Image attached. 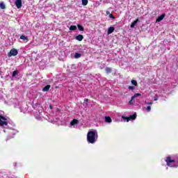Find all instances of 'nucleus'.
Instances as JSON below:
<instances>
[{
    "mask_svg": "<svg viewBox=\"0 0 178 178\" xmlns=\"http://www.w3.org/2000/svg\"><path fill=\"white\" fill-rule=\"evenodd\" d=\"M131 84H133V86H135L136 87H137V86L138 85V83H137V81L132 79L131 81Z\"/></svg>",
    "mask_w": 178,
    "mask_h": 178,
    "instance_id": "21",
    "label": "nucleus"
},
{
    "mask_svg": "<svg viewBox=\"0 0 178 178\" xmlns=\"http://www.w3.org/2000/svg\"><path fill=\"white\" fill-rule=\"evenodd\" d=\"M113 31H115V27L113 26H111L108 28V31H107V34H112V33H113Z\"/></svg>",
    "mask_w": 178,
    "mask_h": 178,
    "instance_id": "8",
    "label": "nucleus"
},
{
    "mask_svg": "<svg viewBox=\"0 0 178 178\" xmlns=\"http://www.w3.org/2000/svg\"><path fill=\"white\" fill-rule=\"evenodd\" d=\"M165 162L167 163V166L172 168L173 166L172 165V163H175V159H172L170 156H168L165 159Z\"/></svg>",
    "mask_w": 178,
    "mask_h": 178,
    "instance_id": "4",
    "label": "nucleus"
},
{
    "mask_svg": "<svg viewBox=\"0 0 178 178\" xmlns=\"http://www.w3.org/2000/svg\"><path fill=\"white\" fill-rule=\"evenodd\" d=\"M137 97H141V94L140 93H136L134 96H132V99H134L135 98H137Z\"/></svg>",
    "mask_w": 178,
    "mask_h": 178,
    "instance_id": "22",
    "label": "nucleus"
},
{
    "mask_svg": "<svg viewBox=\"0 0 178 178\" xmlns=\"http://www.w3.org/2000/svg\"><path fill=\"white\" fill-rule=\"evenodd\" d=\"M98 134L97 131H89L87 134V141L89 144H94L97 141Z\"/></svg>",
    "mask_w": 178,
    "mask_h": 178,
    "instance_id": "1",
    "label": "nucleus"
},
{
    "mask_svg": "<svg viewBox=\"0 0 178 178\" xmlns=\"http://www.w3.org/2000/svg\"><path fill=\"white\" fill-rule=\"evenodd\" d=\"M129 105H133V99L132 97L131 98V100L128 102Z\"/></svg>",
    "mask_w": 178,
    "mask_h": 178,
    "instance_id": "25",
    "label": "nucleus"
},
{
    "mask_svg": "<svg viewBox=\"0 0 178 178\" xmlns=\"http://www.w3.org/2000/svg\"><path fill=\"white\" fill-rule=\"evenodd\" d=\"M0 8L1 9L5 10L6 9V6H5V3L3 2L0 3Z\"/></svg>",
    "mask_w": 178,
    "mask_h": 178,
    "instance_id": "19",
    "label": "nucleus"
},
{
    "mask_svg": "<svg viewBox=\"0 0 178 178\" xmlns=\"http://www.w3.org/2000/svg\"><path fill=\"white\" fill-rule=\"evenodd\" d=\"M74 58H75V59H79V58H81V54H80V53H75Z\"/></svg>",
    "mask_w": 178,
    "mask_h": 178,
    "instance_id": "17",
    "label": "nucleus"
},
{
    "mask_svg": "<svg viewBox=\"0 0 178 178\" xmlns=\"http://www.w3.org/2000/svg\"><path fill=\"white\" fill-rule=\"evenodd\" d=\"M20 40H23V41H29V38L26 35H21L20 36Z\"/></svg>",
    "mask_w": 178,
    "mask_h": 178,
    "instance_id": "15",
    "label": "nucleus"
},
{
    "mask_svg": "<svg viewBox=\"0 0 178 178\" xmlns=\"http://www.w3.org/2000/svg\"><path fill=\"white\" fill-rule=\"evenodd\" d=\"M0 126H8V118L3 117L2 115H0Z\"/></svg>",
    "mask_w": 178,
    "mask_h": 178,
    "instance_id": "2",
    "label": "nucleus"
},
{
    "mask_svg": "<svg viewBox=\"0 0 178 178\" xmlns=\"http://www.w3.org/2000/svg\"><path fill=\"white\" fill-rule=\"evenodd\" d=\"M145 104H147V105H152V104H154L153 102H145Z\"/></svg>",
    "mask_w": 178,
    "mask_h": 178,
    "instance_id": "28",
    "label": "nucleus"
},
{
    "mask_svg": "<svg viewBox=\"0 0 178 178\" xmlns=\"http://www.w3.org/2000/svg\"><path fill=\"white\" fill-rule=\"evenodd\" d=\"M78 27V30H79V31H84V27L80 24L77 25Z\"/></svg>",
    "mask_w": 178,
    "mask_h": 178,
    "instance_id": "16",
    "label": "nucleus"
},
{
    "mask_svg": "<svg viewBox=\"0 0 178 178\" xmlns=\"http://www.w3.org/2000/svg\"><path fill=\"white\" fill-rule=\"evenodd\" d=\"M19 54V51H17V49H12L10 52L8 54V56L10 58L11 56H16Z\"/></svg>",
    "mask_w": 178,
    "mask_h": 178,
    "instance_id": "5",
    "label": "nucleus"
},
{
    "mask_svg": "<svg viewBox=\"0 0 178 178\" xmlns=\"http://www.w3.org/2000/svg\"><path fill=\"white\" fill-rule=\"evenodd\" d=\"M86 102H88V99H86Z\"/></svg>",
    "mask_w": 178,
    "mask_h": 178,
    "instance_id": "31",
    "label": "nucleus"
},
{
    "mask_svg": "<svg viewBox=\"0 0 178 178\" xmlns=\"http://www.w3.org/2000/svg\"><path fill=\"white\" fill-rule=\"evenodd\" d=\"M17 74H19V71L18 70H15L13 72V77H16V76H17Z\"/></svg>",
    "mask_w": 178,
    "mask_h": 178,
    "instance_id": "23",
    "label": "nucleus"
},
{
    "mask_svg": "<svg viewBox=\"0 0 178 178\" xmlns=\"http://www.w3.org/2000/svg\"><path fill=\"white\" fill-rule=\"evenodd\" d=\"M108 13H109V12H107V15H108Z\"/></svg>",
    "mask_w": 178,
    "mask_h": 178,
    "instance_id": "32",
    "label": "nucleus"
},
{
    "mask_svg": "<svg viewBox=\"0 0 178 178\" xmlns=\"http://www.w3.org/2000/svg\"><path fill=\"white\" fill-rule=\"evenodd\" d=\"M83 39H84V36H83V35H78L76 37V40L77 41H83Z\"/></svg>",
    "mask_w": 178,
    "mask_h": 178,
    "instance_id": "10",
    "label": "nucleus"
},
{
    "mask_svg": "<svg viewBox=\"0 0 178 178\" xmlns=\"http://www.w3.org/2000/svg\"><path fill=\"white\" fill-rule=\"evenodd\" d=\"M122 119H124V120H127V122H130V120H136V119L137 118V114L134 113L129 117L122 116Z\"/></svg>",
    "mask_w": 178,
    "mask_h": 178,
    "instance_id": "3",
    "label": "nucleus"
},
{
    "mask_svg": "<svg viewBox=\"0 0 178 178\" xmlns=\"http://www.w3.org/2000/svg\"><path fill=\"white\" fill-rule=\"evenodd\" d=\"M109 17H110L111 19H115V16H113L112 14H110V15H109Z\"/></svg>",
    "mask_w": 178,
    "mask_h": 178,
    "instance_id": "26",
    "label": "nucleus"
},
{
    "mask_svg": "<svg viewBox=\"0 0 178 178\" xmlns=\"http://www.w3.org/2000/svg\"><path fill=\"white\" fill-rule=\"evenodd\" d=\"M106 72L107 74H109V73H112V68L111 67H106Z\"/></svg>",
    "mask_w": 178,
    "mask_h": 178,
    "instance_id": "18",
    "label": "nucleus"
},
{
    "mask_svg": "<svg viewBox=\"0 0 178 178\" xmlns=\"http://www.w3.org/2000/svg\"><path fill=\"white\" fill-rule=\"evenodd\" d=\"M70 31H76L77 30V26L76 25H72L70 26Z\"/></svg>",
    "mask_w": 178,
    "mask_h": 178,
    "instance_id": "13",
    "label": "nucleus"
},
{
    "mask_svg": "<svg viewBox=\"0 0 178 178\" xmlns=\"http://www.w3.org/2000/svg\"><path fill=\"white\" fill-rule=\"evenodd\" d=\"M139 19L138 18H137L135 21H134L131 24V29L134 28V26L137 24V23H138Z\"/></svg>",
    "mask_w": 178,
    "mask_h": 178,
    "instance_id": "9",
    "label": "nucleus"
},
{
    "mask_svg": "<svg viewBox=\"0 0 178 178\" xmlns=\"http://www.w3.org/2000/svg\"><path fill=\"white\" fill-rule=\"evenodd\" d=\"M165 16H166V14H165V13L159 16L156 19V23H159V22H162V20H163V19H165Z\"/></svg>",
    "mask_w": 178,
    "mask_h": 178,
    "instance_id": "6",
    "label": "nucleus"
},
{
    "mask_svg": "<svg viewBox=\"0 0 178 178\" xmlns=\"http://www.w3.org/2000/svg\"><path fill=\"white\" fill-rule=\"evenodd\" d=\"M49 88H51V85H47L43 88L42 91L44 92H46L47 91H49Z\"/></svg>",
    "mask_w": 178,
    "mask_h": 178,
    "instance_id": "11",
    "label": "nucleus"
},
{
    "mask_svg": "<svg viewBox=\"0 0 178 178\" xmlns=\"http://www.w3.org/2000/svg\"><path fill=\"white\" fill-rule=\"evenodd\" d=\"M50 109H52V105L49 106Z\"/></svg>",
    "mask_w": 178,
    "mask_h": 178,
    "instance_id": "30",
    "label": "nucleus"
},
{
    "mask_svg": "<svg viewBox=\"0 0 178 178\" xmlns=\"http://www.w3.org/2000/svg\"><path fill=\"white\" fill-rule=\"evenodd\" d=\"M105 122L106 123H112V118H111V117H109V116H106L105 117Z\"/></svg>",
    "mask_w": 178,
    "mask_h": 178,
    "instance_id": "12",
    "label": "nucleus"
},
{
    "mask_svg": "<svg viewBox=\"0 0 178 178\" xmlns=\"http://www.w3.org/2000/svg\"><path fill=\"white\" fill-rule=\"evenodd\" d=\"M88 4V0H82L83 6H87Z\"/></svg>",
    "mask_w": 178,
    "mask_h": 178,
    "instance_id": "20",
    "label": "nucleus"
},
{
    "mask_svg": "<svg viewBox=\"0 0 178 178\" xmlns=\"http://www.w3.org/2000/svg\"><path fill=\"white\" fill-rule=\"evenodd\" d=\"M154 101H158V96L157 95H156L155 97H154Z\"/></svg>",
    "mask_w": 178,
    "mask_h": 178,
    "instance_id": "29",
    "label": "nucleus"
},
{
    "mask_svg": "<svg viewBox=\"0 0 178 178\" xmlns=\"http://www.w3.org/2000/svg\"><path fill=\"white\" fill-rule=\"evenodd\" d=\"M15 6L17 8V9H20V8H22V0H16Z\"/></svg>",
    "mask_w": 178,
    "mask_h": 178,
    "instance_id": "7",
    "label": "nucleus"
},
{
    "mask_svg": "<svg viewBox=\"0 0 178 178\" xmlns=\"http://www.w3.org/2000/svg\"><path fill=\"white\" fill-rule=\"evenodd\" d=\"M77 123H79V120H77L76 119H74V120L70 122V124H71V126H74L75 124H77Z\"/></svg>",
    "mask_w": 178,
    "mask_h": 178,
    "instance_id": "14",
    "label": "nucleus"
},
{
    "mask_svg": "<svg viewBox=\"0 0 178 178\" xmlns=\"http://www.w3.org/2000/svg\"><path fill=\"white\" fill-rule=\"evenodd\" d=\"M146 111H147V112H151V106H147V108H146Z\"/></svg>",
    "mask_w": 178,
    "mask_h": 178,
    "instance_id": "24",
    "label": "nucleus"
},
{
    "mask_svg": "<svg viewBox=\"0 0 178 178\" xmlns=\"http://www.w3.org/2000/svg\"><path fill=\"white\" fill-rule=\"evenodd\" d=\"M129 90H134V86H128Z\"/></svg>",
    "mask_w": 178,
    "mask_h": 178,
    "instance_id": "27",
    "label": "nucleus"
}]
</instances>
